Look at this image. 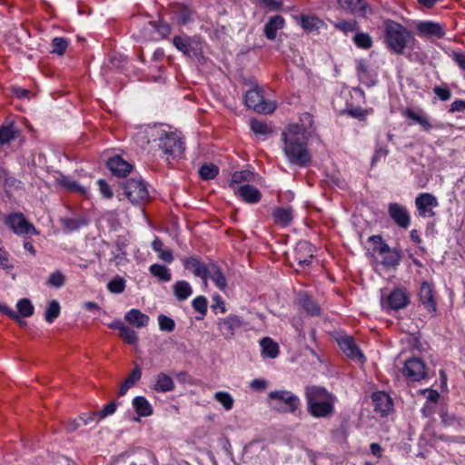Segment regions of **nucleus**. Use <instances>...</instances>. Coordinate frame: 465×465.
Here are the masks:
<instances>
[{"instance_id":"8fccbe9b","label":"nucleus","mask_w":465,"mask_h":465,"mask_svg":"<svg viewBox=\"0 0 465 465\" xmlns=\"http://www.w3.org/2000/svg\"><path fill=\"white\" fill-rule=\"evenodd\" d=\"M334 27L344 34H349L351 32H356L358 30V23L356 21H338L334 24Z\"/></svg>"},{"instance_id":"052dcab7","label":"nucleus","mask_w":465,"mask_h":465,"mask_svg":"<svg viewBox=\"0 0 465 465\" xmlns=\"http://www.w3.org/2000/svg\"><path fill=\"white\" fill-rule=\"evenodd\" d=\"M116 408H117V404L114 401L109 402L108 404L104 406V408L102 409V411L100 412H97L98 420L104 419L105 417H107L111 414H114L116 411Z\"/></svg>"},{"instance_id":"f257e3e1","label":"nucleus","mask_w":465,"mask_h":465,"mask_svg":"<svg viewBox=\"0 0 465 465\" xmlns=\"http://www.w3.org/2000/svg\"><path fill=\"white\" fill-rule=\"evenodd\" d=\"M302 127L289 125L282 134L283 151L290 163L306 166L312 162V156L307 148L308 135H303Z\"/></svg>"},{"instance_id":"6e6552de","label":"nucleus","mask_w":465,"mask_h":465,"mask_svg":"<svg viewBox=\"0 0 465 465\" xmlns=\"http://www.w3.org/2000/svg\"><path fill=\"white\" fill-rule=\"evenodd\" d=\"M5 223L14 233L17 235H26L29 233L35 235L39 234V232L36 230L35 225L30 223L22 213H13L8 214L5 218Z\"/></svg>"},{"instance_id":"4be33fe9","label":"nucleus","mask_w":465,"mask_h":465,"mask_svg":"<svg viewBox=\"0 0 465 465\" xmlns=\"http://www.w3.org/2000/svg\"><path fill=\"white\" fill-rule=\"evenodd\" d=\"M272 217L276 225L287 227L292 223L294 217L293 208L290 205L275 207L272 210Z\"/></svg>"},{"instance_id":"6ab92c4d","label":"nucleus","mask_w":465,"mask_h":465,"mask_svg":"<svg viewBox=\"0 0 465 465\" xmlns=\"http://www.w3.org/2000/svg\"><path fill=\"white\" fill-rule=\"evenodd\" d=\"M374 411L381 416H387L393 409L391 398L384 391H376L371 396Z\"/></svg>"},{"instance_id":"5701e85b","label":"nucleus","mask_w":465,"mask_h":465,"mask_svg":"<svg viewBox=\"0 0 465 465\" xmlns=\"http://www.w3.org/2000/svg\"><path fill=\"white\" fill-rule=\"evenodd\" d=\"M106 166L114 175L119 177H125L133 169V165L119 155L109 158L106 162Z\"/></svg>"},{"instance_id":"e2e57ef3","label":"nucleus","mask_w":465,"mask_h":465,"mask_svg":"<svg viewBox=\"0 0 465 465\" xmlns=\"http://www.w3.org/2000/svg\"><path fill=\"white\" fill-rule=\"evenodd\" d=\"M259 2L270 11H278L283 5L282 0H259Z\"/></svg>"},{"instance_id":"1a4fd4ad","label":"nucleus","mask_w":465,"mask_h":465,"mask_svg":"<svg viewBox=\"0 0 465 465\" xmlns=\"http://www.w3.org/2000/svg\"><path fill=\"white\" fill-rule=\"evenodd\" d=\"M244 101L248 108H251L260 114H270L275 109V105L273 104L267 103L264 100L262 90L258 86L246 92Z\"/></svg>"},{"instance_id":"0eeeda50","label":"nucleus","mask_w":465,"mask_h":465,"mask_svg":"<svg viewBox=\"0 0 465 465\" xmlns=\"http://www.w3.org/2000/svg\"><path fill=\"white\" fill-rule=\"evenodd\" d=\"M123 188L125 196L134 204H144L149 200V192L143 181L129 179Z\"/></svg>"},{"instance_id":"393cba45","label":"nucleus","mask_w":465,"mask_h":465,"mask_svg":"<svg viewBox=\"0 0 465 465\" xmlns=\"http://www.w3.org/2000/svg\"><path fill=\"white\" fill-rule=\"evenodd\" d=\"M284 25L285 20L282 15H276L270 17V19L264 25V35L269 40H274L277 35V31L282 29Z\"/></svg>"},{"instance_id":"a211bd4d","label":"nucleus","mask_w":465,"mask_h":465,"mask_svg":"<svg viewBox=\"0 0 465 465\" xmlns=\"http://www.w3.org/2000/svg\"><path fill=\"white\" fill-rule=\"evenodd\" d=\"M410 303V297L406 289L396 288L387 296V306L391 310L406 308Z\"/></svg>"},{"instance_id":"c85d7f7f","label":"nucleus","mask_w":465,"mask_h":465,"mask_svg":"<svg viewBox=\"0 0 465 465\" xmlns=\"http://www.w3.org/2000/svg\"><path fill=\"white\" fill-rule=\"evenodd\" d=\"M173 44L185 56L191 57L193 54L196 55L194 48L193 47V41L189 36L176 35L173 39Z\"/></svg>"},{"instance_id":"39448f33","label":"nucleus","mask_w":465,"mask_h":465,"mask_svg":"<svg viewBox=\"0 0 465 465\" xmlns=\"http://www.w3.org/2000/svg\"><path fill=\"white\" fill-rule=\"evenodd\" d=\"M369 242L373 245V251L381 256V264L387 269H396L401 261V252L391 248L381 235L376 234L369 237Z\"/></svg>"},{"instance_id":"f8f14e48","label":"nucleus","mask_w":465,"mask_h":465,"mask_svg":"<svg viewBox=\"0 0 465 465\" xmlns=\"http://www.w3.org/2000/svg\"><path fill=\"white\" fill-rule=\"evenodd\" d=\"M218 329L226 340H231L235 332L241 330L244 325L242 317L236 314H229L225 318H221L217 322Z\"/></svg>"},{"instance_id":"423d86ee","label":"nucleus","mask_w":465,"mask_h":465,"mask_svg":"<svg viewBox=\"0 0 465 465\" xmlns=\"http://www.w3.org/2000/svg\"><path fill=\"white\" fill-rule=\"evenodd\" d=\"M268 397L272 410L279 413H293L301 404L300 399L289 391H273Z\"/></svg>"},{"instance_id":"ea45409f","label":"nucleus","mask_w":465,"mask_h":465,"mask_svg":"<svg viewBox=\"0 0 465 465\" xmlns=\"http://www.w3.org/2000/svg\"><path fill=\"white\" fill-rule=\"evenodd\" d=\"M354 44L361 49H370L372 46V38L368 33L357 32L353 37Z\"/></svg>"},{"instance_id":"79ce46f5","label":"nucleus","mask_w":465,"mask_h":465,"mask_svg":"<svg viewBox=\"0 0 465 465\" xmlns=\"http://www.w3.org/2000/svg\"><path fill=\"white\" fill-rule=\"evenodd\" d=\"M60 309V304L56 300L50 302L45 312V320L52 323L59 316Z\"/></svg>"},{"instance_id":"473e14b6","label":"nucleus","mask_w":465,"mask_h":465,"mask_svg":"<svg viewBox=\"0 0 465 465\" xmlns=\"http://www.w3.org/2000/svg\"><path fill=\"white\" fill-rule=\"evenodd\" d=\"M325 23L323 20L318 18L315 15H301V26L308 32H313L319 30L321 27L324 26Z\"/></svg>"},{"instance_id":"603ef678","label":"nucleus","mask_w":465,"mask_h":465,"mask_svg":"<svg viewBox=\"0 0 465 465\" xmlns=\"http://www.w3.org/2000/svg\"><path fill=\"white\" fill-rule=\"evenodd\" d=\"M192 10L184 5H181L175 11L176 17L180 24L186 25L192 18Z\"/></svg>"},{"instance_id":"412c9836","label":"nucleus","mask_w":465,"mask_h":465,"mask_svg":"<svg viewBox=\"0 0 465 465\" xmlns=\"http://www.w3.org/2000/svg\"><path fill=\"white\" fill-rule=\"evenodd\" d=\"M185 269L193 271V274L200 277L206 283L209 278L210 264L206 265L199 258L191 256L183 260Z\"/></svg>"},{"instance_id":"2eb2a0df","label":"nucleus","mask_w":465,"mask_h":465,"mask_svg":"<svg viewBox=\"0 0 465 465\" xmlns=\"http://www.w3.org/2000/svg\"><path fill=\"white\" fill-rule=\"evenodd\" d=\"M419 298L422 306L430 313H435L437 311V300L435 290L430 282L424 281L420 284Z\"/></svg>"},{"instance_id":"ddd939ff","label":"nucleus","mask_w":465,"mask_h":465,"mask_svg":"<svg viewBox=\"0 0 465 465\" xmlns=\"http://www.w3.org/2000/svg\"><path fill=\"white\" fill-rule=\"evenodd\" d=\"M388 214L399 228L407 229L411 225V219L410 213L408 209L401 203H389Z\"/></svg>"},{"instance_id":"f3484780","label":"nucleus","mask_w":465,"mask_h":465,"mask_svg":"<svg viewBox=\"0 0 465 465\" xmlns=\"http://www.w3.org/2000/svg\"><path fill=\"white\" fill-rule=\"evenodd\" d=\"M402 115L407 119L411 120L413 123L420 124L425 132H429L432 128L440 127L439 124H432L430 121V117L420 108L412 109L408 107L402 112Z\"/></svg>"},{"instance_id":"f704fd0d","label":"nucleus","mask_w":465,"mask_h":465,"mask_svg":"<svg viewBox=\"0 0 465 465\" xmlns=\"http://www.w3.org/2000/svg\"><path fill=\"white\" fill-rule=\"evenodd\" d=\"M262 353L263 356L274 359L279 354V345L271 338L266 337L261 341Z\"/></svg>"},{"instance_id":"cd10ccee","label":"nucleus","mask_w":465,"mask_h":465,"mask_svg":"<svg viewBox=\"0 0 465 465\" xmlns=\"http://www.w3.org/2000/svg\"><path fill=\"white\" fill-rule=\"evenodd\" d=\"M141 368L139 366H135L130 374L122 382L119 388L118 395L124 396L130 388L134 387L141 380Z\"/></svg>"},{"instance_id":"72a5a7b5","label":"nucleus","mask_w":465,"mask_h":465,"mask_svg":"<svg viewBox=\"0 0 465 465\" xmlns=\"http://www.w3.org/2000/svg\"><path fill=\"white\" fill-rule=\"evenodd\" d=\"M209 278L213 280L214 284L223 291L227 287V280L222 270L214 263H210Z\"/></svg>"},{"instance_id":"c03bdc74","label":"nucleus","mask_w":465,"mask_h":465,"mask_svg":"<svg viewBox=\"0 0 465 465\" xmlns=\"http://www.w3.org/2000/svg\"><path fill=\"white\" fill-rule=\"evenodd\" d=\"M219 173V168L213 163L210 164H203L199 169V174L202 179L203 180H211L217 176Z\"/></svg>"},{"instance_id":"58836bf2","label":"nucleus","mask_w":465,"mask_h":465,"mask_svg":"<svg viewBox=\"0 0 465 465\" xmlns=\"http://www.w3.org/2000/svg\"><path fill=\"white\" fill-rule=\"evenodd\" d=\"M301 305L312 316L319 315L321 312L319 305L307 294L301 297Z\"/></svg>"},{"instance_id":"7ed1b4c3","label":"nucleus","mask_w":465,"mask_h":465,"mask_svg":"<svg viewBox=\"0 0 465 465\" xmlns=\"http://www.w3.org/2000/svg\"><path fill=\"white\" fill-rule=\"evenodd\" d=\"M383 28L386 46L396 54H402L409 44L415 41L409 29L391 19L384 21Z\"/></svg>"},{"instance_id":"864d4df0","label":"nucleus","mask_w":465,"mask_h":465,"mask_svg":"<svg viewBox=\"0 0 465 465\" xmlns=\"http://www.w3.org/2000/svg\"><path fill=\"white\" fill-rule=\"evenodd\" d=\"M67 46H68V41L65 38L54 37L52 40V47H53L52 52L59 54V55H62L64 54Z\"/></svg>"},{"instance_id":"e433bc0d","label":"nucleus","mask_w":465,"mask_h":465,"mask_svg":"<svg viewBox=\"0 0 465 465\" xmlns=\"http://www.w3.org/2000/svg\"><path fill=\"white\" fill-rule=\"evenodd\" d=\"M149 271L153 276L158 278L162 282H169L172 278L170 270L164 265L157 263L152 264Z\"/></svg>"},{"instance_id":"5fc2aeb1","label":"nucleus","mask_w":465,"mask_h":465,"mask_svg":"<svg viewBox=\"0 0 465 465\" xmlns=\"http://www.w3.org/2000/svg\"><path fill=\"white\" fill-rule=\"evenodd\" d=\"M158 323L161 331L171 332L175 328L174 321L164 314H160L158 316Z\"/></svg>"},{"instance_id":"49530a36","label":"nucleus","mask_w":465,"mask_h":465,"mask_svg":"<svg viewBox=\"0 0 465 465\" xmlns=\"http://www.w3.org/2000/svg\"><path fill=\"white\" fill-rule=\"evenodd\" d=\"M107 289L112 293H122L125 289V281L121 276H115L107 284Z\"/></svg>"},{"instance_id":"aec40b11","label":"nucleus","mask_w":465,"mask_h":465,"mask_svg":"<svg viewBox=\"0 0 465 465\" xmlns=\"http://www.w3.org/2000/svg\"><path fill=\"white\" fill-rule=\"evenodd\" d=\"M416 29L420 36L436 37L440 39L445 35L444 26L432 21L420 22Z\"/></svg>"},{"instance_id":"a19ab883","label":"nucleus","mask_w":465,"mask_h":465,"mask_svg":"<svg viewBox=\"0 0 465 465\" xmlns=\"http://www.w3.org/2000/svg\"><path fill=\"white\" fill-rule=\"evenodd\" d=\"M193 308L198 312L201 316H197L196 319L203 320V317L207 313V308H208V302L207 299L204 296H197L193 301L192 302Z\"/></svg>"},{"instance_id":"a878e982","label":"nucleus","mask_w":465,"mask_h":465,"mask_svg":"<svg viewBox=\"0 0 465 465\" xmlns=\"http://www.w3.org/2000/svg\"><path fill=\"white\" fill-rule=\"evenodd\" d=\"M60 223L64 232H72L86 226L89 223V220L84 216H78L74 218L65 217L61 218Z\"/></svg>"},{"instance_id":"f03ea898","label":"nucleus","mask_w":465,"mask_h":465,"mask_svg":"<svg viewBox=\"0 0 465 465\" xmlns=\"http://www.w3.org/2000/svg\"><path fill=\"white\" fill-rule=\"evenodd\" d=\"M305 399L308 412L312 417L330 418L333 415L336 397L323 387H306Z\"/></svg>"},{"instance_id":"dca6fc26","label":"nucleus","mask_w":465,"mask_h":465,"mask_svg":"<svg viewBox=\"0 0 465 465\" xmlns=\"http://www.w3.org/2000/svg\"><path fill=\"white\" fill-rule=\"evenodd\" d=\"M338 344L344 354L352 361L363 363L366 358L356 344L353 337L342 336L338 339Z\"/></svg>"},{"instance_id":"b1692460","label":"nucleus","mask_w":465,"mask_h":465,"mask_svg":"<svg viewBox=\"0 0 465 465\" xmlns=\"http://www.w3.org/2000/svg\"><path fill=\"white\" fill-rule=\"evenodd\" d=\"M340 7L352 15L366 16L370 5L364 0H338Z\"/></svg>"},{"instance_id":"0e129e2a","label":"nucleus","mask_w":465,"mask_h":465,"mask_svg":"<svg viewBox=\"0 0 465 465\" xmlns=\"http://www.w3.org/2000/svg\"><path fill=\"white\" fill-rule=\"evenodd\" d=\"M97 184H98L99 190L104 197H105L107 199H111L113 197L114 193H113L110 185L104 179L98 180Z\"/></svg>"},{"instance_id":"9b49d317","label":"nucleus","mask_w":465,"mask_h":465,"mask_svg":"<svg viewBox=\"0 0 465 465\" xmlns=\"http://www.w3.org/2000/svg\"><path fill=\"white\" fill-rule=\"evenodd\" d=\"M183 143L176 133L165 132L159 137L158 146L165 154L177 156L183 152Z\"/></svg>"},{"instance_id":"bb28decb","label":"nucleus","mask_w":465,"mask_h":465,"mask_svg":"<svg viewBox=\"0 0 465 465\" xmlns=\"http://www.w3.org/2000/svg\"><path fill=\"white\" fill-rule=\"evenodd\" d=\"M238 193L244 202L249 203H256L260 202L262 198L261 192L256 187L250 184L239 187Z\"/></svg>"},{"instance_id":"2f4dec72","label":"nucleus","mask_w":465,"mask_h":465,"mask_svg":"<svg viewBox=\"0 0 465 465\" xmlns=\"http://www.w3.org/2000/svg\"><path fill=\"white\" fill-rule=\"evenodd\" d=\"M153 389L157 392L172 391L174 390V382L170 376L163 372H161L156 377V381Z\"/></svg>"},{"instance_id":"9d476101","label":"nucleus","mask_w":465,"mask_h":465,"mask_svg":"<svg viewBox=\"0 0 465 465\" xmlns=\"http://www.w3.org/2000/svg\"><path fill=\"white\" fill-rule=\"evenodd\" d=\"M401 373L408 381H420L427 378V366L421 359L411 358L405 361Z\"/></svg>"},{"instance_id":"bf43d9fd","label":"nucleus","mask_w":465,"mask_h":465,"mask_svg":"<svg viewBox=\"0 0 465 465\" xmlns=\"http://www.w3.org/2000/svg\"><path fill=\"white\" fill-rule=\"evenodd\" d=\"M60 183H61V185H63L64 187H66L70 191L79 192L80 193H85V189L83 186H81L80 184H78L74 181L69 180L66 177H64L61 180Z\"/></svg>"},{"instance_id":"de8ad7c7","label":"nucleus","mask_w":465,"mask_h":465,"mask_svg":"<svg viewBox=\"0 0 465 465\" xmlns=\"http://www.w3.org/2000/svg\"><path fill=\"white\" fill-rule=\"evenodd\" d=\"M301 124H293L292 125H296L298 127H302L303 135H308L310 133V129L312 128L313 125V116L310 113H303L300 116Z\"/></svg>"},{"instance_id":"6e6d98bb","label":"nucleus","mask_w":465,"mask_h":465,"mask_svg":"<svg viewBox=\"0 0 465 465\" xmlns=\"http://www.w3.org/2000/svg\"><path fill=\"white\" fill-rule=\"evenodd\" d=\"M119 336L128 344L135 345L138 341V336L136 332L125 326L122 331L119 333Z\"/></svg>"},{"instance_id":"13d9d810","label":"nucleus","mask_w":465,"mask_h":465,"mask_svg":"<svg viewBox=\"0 0 465 465\" xmlns=\"http://www.w3.org/2000/svg\"><path fill=\"white\" fill-rule=\"evenodd\" d=\"M252 173L248 170L235 172L232 176V183H242L243 182H250L252 177Z\"/></svg>"},{"instance_id":"3c124183","label":"nucleus","mask_w":465,"mask_h":465,"mask_svg":"<svg viewBox=\"0 0 465 465\" xmlns=\"http://www.w3.org/2000/svg\"><path fill=\"white\" fill-rule=\"evenodd\" d=\"M251 129L255 134L266 135L272 132L271 128L264 122L252 119L251 121Z\"/></svg>"},{"instance_id":"09e8293b","label":"nucleus","mask_w":465,"mask_h":465,"mask_svg":"<svg viewBox=\"0 0 465 465\" xmlns=\"http://www.w3.org/2000/svg\"><path fill=\"white\" fill-rule=\"evenodd\" d=\"M349 116L358 119L359 121H365L367 116L372 113V109H363L360 106L347 109L344 112Z\"/></svg>"},{"instance_id":"338daca9","label":"nucleus","mask_w":465,"mask_h":465,"mask_svg":"<svg viewBox=\"0 0 465 465\" xmlns=\"http://www.w3.org/2000/svg\"><path fill=\"white\" fill-rule=\"evenodd\" d=\"M153 25L159 35L163 37L171 33V26L163 21H159L158 23L154 22Z\"/></svg>"},{"instance_id":"680f3d73","label":"nucleus","mask_w":465,"mask_h":465,"mask_svg":"<svg viewBox=\"0 0 465 465\" xmlns=\"http://www.w3.org/2000/svg\"><path fill=\"white\" fill-rule=\"evenodd\" d=\"M433 92L441 101H448L451 97V92L446 86H435Z\"/></svg>"},{"instance_id":"c756f323","label":"nucleus","mask_w":465,"mask_h":465,"mask_svg":"<svg viewBox=\"0 0 465 465\" xmlns=\"http://www.w3.org/2000/svg\"><path fill=\"white\" fill-rule=\"evenodd\" d=\"M125 320L132 325L142 328L145 327L149 322V316L141 312L137 309H132L125 314Z\"/></svg>"},{"instance_id":"69168bd1","label":"nucleus","mask_w":465,"mask_h":465,"mask_svg":"<svg viewBox=\"0 0 465 465\" xmlns=\"http://www.w3.org/2000/svg\"><path fill=\"white\" fill-rule=\"evenodd\" d=\"M0 312L7 315L13 320L18 321L20 324L25 323V322L19 318V315L15 312L5 304H0Z\"/></svg>"},{"instance_id":"20e7f679","label":"nucleus","mask_w":465,"mask_h":465,"mask_svg":"<svg viewBox=\"0 0 465 465\" xmlns=\"http://www.w3.org/2000/svg\"><path fill=\"white\" fill-rule=\"evenodd\" d=\"M25 141L22 131L15 123L0 125V158L6 156L9 152L20 148Z\"/></svg>"},{"instance_id":"4468645a","label":"nucleus","mask_w":465,"mask_h":465,"mask_svg":"<svg viewBox=\"0 0 465 465\" xmlns=\"http://www.w3.org/2000/svg\"><path fill=\"white\" fill-rule=\"evenodd\" d=\"M438 205L439 202L437 198L429 193H420L415 199V206L420 217H433L435 212L432 208Z\"/></svg>"},{"instance_id":"4d7b16f0","label":"nucleus","mask_w":465,"mask_h":465,"mask_svg":"<svg viewBox=\"0 0 465 465\" xmlns=\"http://www.w3.org/2000/svg\"><path fill=\"white\" fill-rule=\"evenodd\" d=\"M65 282L64 275L61 272H54L51 273L49 278L47 279L46 283L49 286L55 287V288H61L64 286Z\"/></svg>"},{"instance_id":"37998d69","label":"nucleus","mask_w":465,"mask_h":465,"mask_svg":"<svg viewBox=\"0 0 465 465\" xmlns=\"http://www.w3.org/2000/svg\"><path fill=\"white\" fill-rule=\"evenodd\" d=\"M19 314L22 317H30L34 314V306L29 299L23 298L16 304Z\"/></svg>"},{"instance_id":"7c9ffc66","label":"nucleus","mask_w":465,"mask_h":465,"mask_svg":"<svg viewBox=\"0 0 465 465\" xmlns=\"http://www.w3.org/2000/svg\"><path fill=\"white\" fill-rule=\"evenodd\" d=\"M133 407L139 416L148 417L153 414V407L143 396L134 398Z\"/></svg>"},{"instance_id":"a18cd8bd","label":"nucleus","mask_w":465,"mask_h":465,"mask_svg":"<svg viewBox=\"0 0 465 465\" xmlns=\"http://www.w3.org/2000/svg\"><path fill=\"white\" fill-rule=\"evenodd\" d=\"M213 397L226 411H231L232 409L234 401L229 392L218 391L214 393Z\"/></svg>"},{"instance_id":"774afa93","label":"nucleus","mask_w":465,"mask_h":465,"mask_svg":"<svg viewBox=\"0 0 465 465\" xmlns=\"http://www.w3.org/2000/svg\"><path fill=\"white\" fill-rule=\"evenodd\" d=\"M213 303L211 306V308L213 311H214L215 313L217 309H220L222 313H224L226 312L225 303L220 295H213Z\"/></svg>"},{"instance_id":"c9c22d12","label":"nucleus","mask_w":465,"mask_h":465,"mask_svg":"<svg viewBox=\"0 0 465 465\" xmlns=\"http://www.w3.org/2000/svg\"><path fill=\"white\" fill-rule=\"evenodd\" d=\"M173 293L178 301H184L193 293L191 285L185 281H178L173 285Z\"/></svg>"},{"instance_id":"4c0bfd02","label":"nucleus","mask_w":465,"mask_h":465,"mask_svg":"<svg viewBox=\"0 0 465 465\" xmlns=\"http://www.w3.org/2000/svg\"><path fill=\"white\" fill-rule=\"evenodd\" d=\"M306 250L311 251V246L309 245V243L307 242H299L295 248V252H296L295 259L298 261L299 265H301L302 267L308 266L312 262V253L307 258L302 257L300 254V252L302 251H306Z\"/></svg>"}]
</instances>
